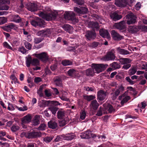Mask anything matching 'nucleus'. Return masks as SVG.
Instances as JSON below:
<instances>
[{
	"label": "nucleus",
	"instance_id": "052dcab7",
	"mask_svg": "<svg viewBox=\"0 0 147 147\" xmlns=\"http://www.w3.org/2000/svg\"><path fill=\"white\" fill-rule=\"evenodd\" d=\"M42 40L41 38H35L34 39V42L37 44L41 42Z\"/></svg>",
	"mask_w": 147,
	"mask_h": 147
},
{
	"label": "nucleus",
	"instance_id": "4468645a",
	"mask_svg": "<svg viewBox=\"0 0 147 147\" xmlns=\"http://www.w3.org/2000/svg\"><path fill=\"white\" fill-rule=\"evenodd\" d=\"M68 75L72 78L78 77L80 76V74L78 71L74 69H71L67 72Z\"/></svg>",
	"mask_w": 147,
	"mask_h": 147
},
{
	"label": "nucleus",
	"instance_id": "423d86ee",
	"mask_svg": "<svg viewBox=\"0 0 147 147\" xmlns=\"http://www.w3.org/2000/svg\"><path fill=\"white\" fill-rule=\"evenodd\" d=\"M25 134L26 137L28 138H36L41 136V134L40 132L35 130H33L32 131Z\"/></svg>",
	"mask_w": 147,
	"mask_h": 147
},
{
	"label": "nucleus",
	"instance_id": "0eeeda50",
	"mask_svg": "<svg viewBox=\"0 0 147 147\" xmlns=\"http://www.w3.org/2000/svg\"><path fill=\"white\" fill-rule=\"evenodd\" d=\"M11 17L12 21L14 22L17 23L22 22L23 23V25L25 24L24 23H25V25L26 26H27L28 23V21H26L23 19L21 18L18 15H13L11 16Z\"/></svg>",
	"mask_w": 147,
	"mask_h": 147
},
{
	"label": "nucleus",
	"instance_id": "8fccbe9b",
	"mask_svg": "<svg viewBox=\"0 0 147 147\" xmlns=\"http://www.w3.org/2000/svg\"><path fill=\"white\" fill-rule=\"evenodd\" d=\"M75 11L79 14H84L88 12V10H75Z\"/></svg>",
	"mask_w": 147,
	"mask_h": 147
},
{
	"label": "nucleus",
	"instance_id": "b1692460",
	"mask_svg": "<svg viewBox=\"0 0 147 147\" xmlns=\"http://www.w3.org/2000/svg\"><path fill=\"white\" fill-rule=\"evenodd\" d=\"M32 117L30 114H28L24 116L22 119V121L23 123H28L31 121Z\"/></svg>",
	"mask_w": 147,
	"mask_h": 147
},
{
	"label": "nucleus",
	"instance_id": "2f4dec72",
	"mask_svg": "<svg viewBox=\"0 0 147 147\" xmlns=\"http://www.w3.org/2000/svg\"><path fill=\"white\" fill-rule=\"evenodd\" d=\"M99 105V104L97 101L96 100H94L91 102L90 107L91 108L94 110H96Z\"/></svg>",
	"mask_w": 147,
	"mask_h": 147
},
{
	"label": "nucleus",
	"instance_id": "c85d7f7f",
	"mask_svg": "<svg viewBox=\"0 0 147 147\" xmlns=\"http://www.w3.org/2000/svg\"><path fill=\"white\" fill-rule=\"evenodd\" d=\"M49 127L53 129H56L57 127V124L55 121H50L48 123Z\"/></svg>",
	"mask_w": 147,
	"mask_h": 147
},
{
	"label": "nucleus",
	"instance_id": "5701e85b",
	"mask_svg": "<svg viewBox=\"0 0 147 147\" xmlns=\"http://www.w3.org/2000/svg\"><path fill=\"white\" fill-rule=\"evenodd\" d=\"M62 28L64 30L69 33H71L73 31V27L69 24H64L62 26Z\"/></svg>",
	"mask_w": 147,
	"mask_h": 147
},
{
	"label": "nucleus",
	"instance_id": "864d4df0",
	"mask_svg": "<svg viewBox=\"0 0 147 147\" xmlns=\"http://www.w3.org/2000/svg\"><path fill=\"white\" fill-rule=\"evenodd\" d=\"M43 89V87L42 86H40L37 92V94L40 97L42 96L43 95V93L42 92Z\"/></svg>",
	"mask_w": 147,
	"mask_h": 147
},
{
	"label": "nucleus",
	"instance_id": "a211bd4d",
	"mask_svg": "<svg viewBox=\"0 0 147 147\" xmlns=\"http://www.w3.org/2000/svg\"><path fill=\"white\" fill-rule=\"evenodd\" d=\"M114 27L120 30L124 29L126 28V22L124 20L121 21L119 23L115 24Z\"/></svg>",
	"mask_w": 147,
	"mask_h": 147
},
{
	"label": "nucleus",
	"instance_id": "774afa93",
	"mask_svg": "<svg viewBox=\"0 0 147 147\" xmlns=\"http://www.w3.org/2000/svg\"><path fill=\"white\" fill-rule=\"evenodd\" d=\"M46 127V125L44 124H42L40 125L38 128L39 130H43L45 129Z\"/></svg>",
	"mask_w": 147,
	"mask_h": 147
},
{
	"label": "nucleus",
	"instance_id": "603ef678",
	"mask_svg": "<svg viewBox=\"0 0 147 147\" xmlns=\"http://www.w3.org/2000/svg\"><path fill=\"white\" fill-rule=\"evenodd\" d=\"M10 78L11 79L13 80L14 81V82L15 84L16 83H19V82L18 81L17 79L15 76V75L13 74H12L10 76Z\"/></svg>",
	"mask_w": 147,
	"mask_h": 147
},
{
	"label": "nucleus",
	"instance_id": "58836bf2",
	"mask_svg": "<svg viewBox=\"0 0 147 147\" xmlns=\"http://www.w3.org/2000/svg\"><path fill=\"white\" fill-rule=\"evenodd\" d=\"M120 92V91L119 90L117 89L115 90L114 93H111V94L113 97V99H115L119 94Z\"/></svg>",
	"mask_w": 147,
	"mask_h": 147
},
{
	"label": "nucleus",
	"instance_id": "ea45409f",
	"mask_svg": "<svg viewBox=\"0 0 147 147\" xmlns=\"http://www.w3.org/2000/svg\"><path fill=\"white\" fill-rule=\"evenodd\" d=\"M23 42L25 47L29 50H30L32 48V45L25 40H23Z\"/></svg>",
	"mask_w": 147,
	"mask_h": 147
},
{
	"label": "nucleus",
	"instance_id": "393cba45",
	"mask_svg": "<svg viewBox=\"0 0 147 147\" xmlns=\"http://www.w3.org/2000/svg\"><path fill=\"white\" fill-rule=\"evenodd\" d=\"M110 17L115 21L120 19L122 17L121 15H118L115 12L111 13L110 15Z\"/></svg>",
	"mask_w": 147,
	"mask_h": 147
},
{
	"label": "nucleus",
	"instance_id": "20e7f679",
	"mask_svg": "<svg viewBox=\"0 0 147 147\" xmlns=\"http://www.w3.org/2000/svg\"><path fill=\"white\" fill-rule=\"evenodd\" d=\"M115 51L112 50L109 51L102 58V60L104 61L109 60H114L115 59V56L114 55Z\"/></svg>",
	"mask_w": 147,
	"mask_h": 147
},
{
	"label": "nucleus",
	"instance_id": "aec40b11",
	"mask_svg": "<svg viewBox=\"0 0 147 147\" xmlns=\"http://www.w3.org/2000/svg\"><path fill=\"white\" fill-rule=\"evenodd\" d=\"M99 33L100 35L103 37L106 38L108 39L110 38V36L109 33L106 30L103 29L100 30L99 31Z\"/></svg>",
	"mask_w": 147,
	"mask_h": 147
},
{
	"label": "nucleus",
	"instance_id": "09e8293b",
	"mask_svg": "<svg viewBox=\"0 0 147 147\" xmlns=\"http://www.w3.org/2000/svg\"><path fill=\"white\" fill-rule=\"evenodd\" d=\"M58 109V108L53 107H50L49 108V109L51 112L54 115L56 114Z\"/></svg>",
	"mask_w": 147,
	"mask_h": 147
},
{
	"label": "nucleus",
	"instance_id": "f8f14e48",
	"mask_svg": "<svg viewBox=\"0 0 147 147\" xmlns=\"http://www.w3.org/2000/svg\"><path fill=\"white\" fill-rule=\"evenodd\" d=\"M65 18L67 20L73 21L76 18L75 14L72 11H66L64 14Z\"/></svg>",
	"mask_w": 147,
	"mask_h": 147
},
{
	"label": "nucleus",
	"instance_id": "f704fd0d",
	"mask_svg": "<svg viewBox=\"0 0 147 147\" xmlns=\"http://www.w3.org/2000/svg\"><path fill=\"white\" fill-rule=\"evenodd\" d=\"M40 117L37 115H36L33 120L32 124L34 125H37L40 123Z\"/></svg>",
	"mask_w": 147,
	"mask_h": 147
},
{
	"label": "nucleus",
	"instance_id": "338daca9",
	"mask_svg": "<svg viewBox=\"0 0 147 147\" xmlns=\"http://www.w3.org/2000/svg\"><path fill=\"white\" fill-rule=\"evenodd\" d=\"M52 139V138L51 137H46L43 139L44 141L46 143L50 142Z\"/></svg>",
	"mask_w": 147,
	"mask_h": 147
},
{
	"label": "nucleus",
	"instance_id": "dca6fc26",
	"mask_svg": "<svg viewBox=\"0 0 147 147\" xmlns=\"http://www.w3.org/2000/svg\"><path fill=\"white\" fill-rule=\"evenodd\" d=\"M9 0H0V9H9V6L7 5L10 4Z\"/></svg>",
	"mask_w": 147,
	"mask_h": 147
},
{
	"label": "nucleus",
	"instance_id": "72a5a7b5",
	"mask_svg": "<svg viewBox=\"0 0 147 147\" xmlns=\"http://www.w3.org/2000/svg\"><path fill=\"white\" fill-rule=\"evenodd\" d=\"M74 137L75 136L73 134H67L65 135H63L64 140H71L73 139Z\"/></svg>",
	"mask_w": 147,
	"mask_h": 147
},
{
	"label": "nucleus",
	"instance_id": "5fc2aeb1",
	"mask_svg": "<svg viewBox=\"0 0 147 147\" xmlns=\"http://www.w3.org/2000/svg\"><path fill=\"white\" fill-rule=\"evenodd\" d=\"M20 128L19 127L16 125H13L11 127V130L13 132H15L18 130Z\"/></svg>",
	"mask_w": 147,
	"mask_h": 147
},
{
	"label": "nucleus",
	"instance_id": "680f3d73",
	"mask_svg": "<svg viewBox=\"0 0 147 147\" xmlns=\"http://www.w3.org/2000/svg\"><path fill=\"white\" fill-rule=\"evenodd\" d=\"M0 25L5 23L7 21V19L4 17H1L0 19Z\"/></svg>",
	"mask_w": 147,
	"mask_h": 147
},
{
	"label": "nucleus",
	"instance_id": "c03bdc74",
	"mask_svg": "<svg viewBox=\"0 0 147 147\" xmlns=\"http://www.w3.org/2000/svg\"><path fill=\"white\" fill-rule=\"evenodd\" d=\"M63 93L64 94L61 96H60V97L61 100H63L70 102V100L69 98H67L66 96H64V95H66L67 94V93L66 92L64 91Z\"/></svg>",
	"mask_w": 147,
	"mask_h": 147
},
{
	"label": "nucleus",
	"instance_id": "4d7b16f0",
	"mask_svg": "<svg viewBox=\"0 0 147 147\" xmlns=\"http://www.w3.org/2000/svg\"><path fill=\"white\" fill-rule=\"evenodd\" d=\"M3 46L5 48L9 49L11 50H13L12 47L9 45V44L6 42H5L3 43Z\"/></svg>",
	"mask_w": 147,
	"mask_h": 147
},
{
	"label": "nucleus",
	"instance_id": "4c0bfd02",
	"mask_svg": "<svg viewBox=\"0 0 147 147\" xmlns=\"http://www.w3.org/2000/svg\"><path fill=\"white\" fill-rule=\"evenodd\" d=\"M107 109L108 113H114L115 112V109L111 105H107Z\"/></svg>",
	"mask_w": 147,
	"mask_h": 147
},
{
	"label": "nucleus",
	"instance_id": "7c9ffc66",
	"mask_svg": "<svg viewBox=\"0 0 147 147\" xmlns=\"http://www.w3.org/2000/svg\"><path fill=\"white\" fill-rule=\"evenodd\" d=\"M119 61L121 64L124 65L129 63L131 62V61L129 58H121L119 59Z\"/></svg>",
	"mask_w": 147,
	"mask_h": 147
},
{
	"label": "nucleus",
	"instance_id": "6e6552de",
	"mask_svg": "<svg viewBox=\"0 0 147 147\" xmlns=\"http://www.w3.org/2000/svg\"><path fill=\"white\" fill-rule=\"evenodd\" d=\"M143 28H146V29L147 28L144 26L140 25L139 26H130L128 28V30L129 32L131 33H135L137 32L139 30L142 29Z\"/></svg>",
	"mask_w": 147,
	"mask_h": 147
},
{
	"label": "nucleus",
	"instance_id": "a18cd8bd",
	"mask_svg": "<svg viewBox=\"0 0 147 147\" xmlns=\"http://www.w3.org/2000/svg\"><path fill=\"white\" fill-rule=\"evenodd\" d=\"M34 66H38L39 65V61L37 59L34 58L32 59V64Z\"/></svg>",
	"mask_w": 147,
	"mask_h": 147
},
{
	"label": "nucleus",
	"instance_id": "bf43d9fd",
	"mask_svg": "<svg viewBox=\"0 0 147 147\" xmlns=\"http://www.w3.org/2000/svg\"><path fill=\"white\" fill-rule=\"evenodd\" d=\"M103 110V109L102 108L100 107L98 109V110L97 111V112L96 114V116H100L102 115V111Z\"/></svg>",
	"mask_w": 147,
	"mask_h": 147
},
{
	"label": "nucleus",
	"instance_id": "39448f33",
	"mask_svg": "<svg viewBox=\"0 0 147 147\" xmlns=\"http://www.w3.org/2000/svg\"><path fill=\"white\" fill-rule=\"evenodd\" d=\"M31 24L35 27L38 26L42 27L45 24V23L42 19L37 17L35 20H32L31 22Z\"/></svg>",
	"mask_w": 147,
	"mask_h": 147
},
{
	"label": "nucleus",
	"instance_id": "f257e3e1",
	"mask_svg": "<svg viewBox=\"0 0 147 147\" xmlns=\"http://www.w3.org/2000/svg\"><path fill=\"white\" fill-rule=\"evenodd\" d=\"M57 14V11L55 10H53V11H49L40 12L38 14L39 16L47 21H50L53 19H55Z\"/></svg>",
	"mask_w": 147,
	"mask_h": 147
},
{
	"label": "nucleus",
	"instance_id": "c756f323",
	"mask_svg": "<svg viewBox=\"0 0 147 147\" xmlns=\"http://www.w3.org/2000/svg\"><path fill=\"white\" fill-rule=\"evenodd\" d=\"M57 114V117L59 119H62L65 116V112L62 109L58 111Z\"/></svg>",
	"mask_w": 147,
	"mask_h": 147
},
{
	"label": "nucleus",
	"instance_id": "e433bc0d",
	"mask_svg": "<svg viewBox=\"0 0 147 147\" xmlns=\"http://www.w3.org/2000/svg\"><path fill=\"white\" fill-rule=\"evenodd\" d=\"M32 59L31 56H28V57H26V66L29 67L30 66V64H32Z\"/></svg>",
	"mask_w": 147,
	"mask_h": 147
},
{
	"label": "nucleus",
	"instance_id": "6e6d98bb",
	"mask_svg": "<svg viewBox=\"0 0 147 147\" xmlns=\"http://www.w3.org/2000/svg\"><path fill=\"white\" fill-rule=\"evenodd\" d=\"M86 116V113L85 111H83L80 113V120H82L84 119Z\"/></svg>",
	"mask_w": 147,
	"mask_h": 147
},
{
	"label": "nucleus",
	"instance_id": "9d476101",
	"mask_svg": "<svg viewBox=\"0 0 147 147\" xmlns=\"http://www.w3.org/2000/svg\"><path fill=\"white\" fill-rule=\"evenodd\" d=\"M35 55L36 57L43 62H46L48 60V56L46 53L43 52L39 54H35Z\"/></svg>",
	"mask_w": 147,
	"mask_h": 147
},
{
	"label": "nucleus",
	"instance_id": "7ed1b4c3",
	"mask_svg": "<svg viewBox=\"0 0 147 147\" xmlns=\"http://www.w3.org/2000/svg\"><path fill=\"white\" fill-rule=\"evenodd\" d=\"M126 17L127 19L126 23L128 25L135 24L137 22V18L136 15L132 13L127 14Z\"/></svg>",
	"mask_w": 147,
	"mask_h": 147
},
{
	"label": "nucleus",
	"instance_id": "1a4fd4ad",
	"mask_svg": "<svg viewBox=\"0 0 147 147\" xmlns=\"http://www.w3.org/2000/svg\"><path fill=\"white\" fill-rule=\"evenodd\" d=\"M96 136V134H93L89 130H88L85 132H83L80 135V137L82 138L88 139L91 137L95 138Z\"/></svg>",
	"mask_w": 147,
	"mask_h": 147
},
{
	"label": "nucleus",
	"instance_id": "3c124183",
	"mask_svg": "<svg viewBox=\"0 0 147 147\" xmlns=\"http://www.w3.org/2000/svg\"><path fill=\"white\" fill-rule=\"evenodd\" d=\"M84 98L88 101L93 100L95 98V97L93 95H86L84 96Z\"/></svg>",
	"mask_w": 147,
	"mask_h": 147
},
{
	"label": "nucleus",
	"instance_id": "4be33fe9",
	"mask_svg": "<svg viewBox=\"0 0 147 147\" xmlns=\"http://www.w3.org/2000/svg\"><path fill=\"white\" fill-rule=\"evenodd\" d=\"M26 8L27 9H37V5L34 3L28 2L26 4Z\"/></svg>",
	"mask_w": 147,
	"mask_h": 147
},
{
	"label": "nucleus",
	"instance_id": "37998d69",
	"mask_svg": "<svg viewBox=\"0 0 147 147\" xmlns=\"http://www.w3.org/2000/svg\"><path fill=\"white\" fill-rule=\"evenodd\" d=\"M61 63L63 65L65 66L71 65L72 63L71 61L65 59L62 61Z\"/></svg>",
	"mask_w": 147,
	"mask_h": 147
},
{
	"label": "nucleus",
	"instance_id": "f3484780",
	"mask_svg": "<svg viewBox=\"0 0 147 147\" xmlns=\"http://www.w3.org/2000/svg\"><path fill=\"white\" fill-rule=\"evenodd\" d=\"M126 92L124 93L122 95L120 96L119 97V99L121 100L120 102L121 105H123L125 103H126L130 99V97L129 96H126Z\"/></svg>",
	"mask_w": 147,
	"mask_h": 147
},
{
	"label": "nucleus",
	"instance_id": "2eb2a0df",
	"mask_svg": "<svg viewBox=\"0 0 147 147\" xmlns=\"http://www.w3.org/2000/svg\"><path fill=\"white\" fill-rule=\"evenodd\" d=\"M128 0H116L115 4L120 7H124L127 6Z\"/></svg>",
	"mask_w": 147,
	"mask_h": 147
},
{
	"label": "nucleus",
	"instance_id": "e2e57ef3",
	"mask_svg": "<svg viewBox=\"0 0 147 147\" xmlns=\"http://www.w3.org/2000/svg\"><path fill=\"white\" fill-rule=\"evenodd\" d=\"M142 66L140 67V68H139L140 69H144L146 68H147V63L144 61L142 62Z\"/></svg>",
	"mask_w": 147,
	"mask_h": 147
},
{
	"label": "nucleus",
	"instance_id": "0e129e2a",
	"mask_svg": "<svg viewBox=\"0 0 147 147\" xmlns=\"http://www.w3.org/2000/svg\"><path fill=\"white\" fill-rule=\"evenodd\" d=\"M63 140H64L63 135L61 136H57V137L55 139V141L56 142H57L59 141H61Z\"/></svg>",
	"mask_w": 147,
	"mask_h": 147
},
{
	"label": "nucleus",
	"instance_id": "49530a36",
	"mask_svg": "<svg viewBox=\"0 0 147 147\" xmlns=\"http://www.w3.org/2000/svg\"><path fill=\"white\" fill-rule=\"evenodd\" d=\"M111 66L114 69H119L120 68V65L117 62H113L111 64Z\"/></svg>",
	"mask_w": 147,
	"mask_h": 147
},
{
	"label": "nucleus",
	"instance_id": "79ce46f5",
	"mask_svg": "<svg viewBox=\"0 0 147 147\" xmlns=\"http://www.w3.org/2000/svg\"><path fill=\"white\" fill-rule=\"evenodd\" d=\"M137 71V68L136 67L131 68L129 70V74L130 75H132L135 74Z\"/></svg>",
	"mask_w": 147,
	"mask_h": 147
},
{
	"label": "nucleus",
	"instance_id": "cd10ccee",
	"mask_svg": "<svg viewBox=\"0 0 147 147\" xmlns=\"http://www.w3.org/2000/svg\"><path fill=\"white\" fill-rule=\"evenodd\" d=\"M116 49L117 52L121 55H127L130 54L129 51L126 50L121 49L120 47L117 48Z\"/></svg>",
	"mask_w": 147,
	"mask_h": 147
},
{
	"label": "nucleus",
	"instance_id": "473e14b6",
	"mask_svg": "<svg viewBox=\"0 0 147 147\" xmlns=\"http://www.w3.org/2000/svg\"><path fill=\"white\" fill-rule=\"evenodd\" d=\"M98 26V24L97 22H90L88 24V27L93 29L98 28L99 27Z\"/></svg>",
	"mask_w": 147,
	"mask_h": 147
},
{
	"label": "nucleus",
	"instance_id": "c9c22d12",
	"mask_svg": "<svg viewBox=\"0 0 147 147\" xmlns=\"http://www.w3.org/2000/svg\"><path fill=\"white\" fill-rule=\"evenodd\" d=\"M101 44L99 42H94L90 44V46L92 48H96L101 46Z\"/></svg>",
	"mask_w": 147,
	"mask_h": 147
},
{
	"label": "nucleus",
	"instance_id": "13d9d810",
	"mask_svg": "<svg viewBox=\"0 0 147 147\" xmlns=\"http://www.w3.org/2000/svg\"><path fill=\"white\" fill-rule=\"evenodd\" d=\"M7 26L11 30V29L16 30L17 28L16 25L12 23L9 24Z\"/></svg>",
	"mask_w": 147,
	"mask_h": 147
},
{
	"label": "nucleus",
	"instance_id": "a878e982",
	"mask_svg": "<svg viewBox=\"0 0 147 147\" xmlns=\"http://www.w3.org/2000/svg\"><path fill=\"white\" fill-rule=\"evenodd\" d=\"M54 84L57 86H61L62 84V80L60 77L56 76L54 78Z\"/></svg>",
	"mask_w": 147,
	"mask_h": 147
},
{
	"label": "nucleus",
	"instance_id": "de8ad7c7",
	"mask_svg": "<svg viewBox=\"0 0 147 147\" xmlns=\"http://www.w3.org/2000/svg\"><path fill=\"white\" fill-rule=\"evenodd\" d=\"M19 51L23 54H26L28 51L23 46L20 47L18 49Z\"/></svg>",
	"mask_w": 147,
	"mask_h": 147
},
{
	"label": "nucleus",
	"instance_id": "a19ab883",
	"mask_svg": "<svg viewBox=\"0 0 147 147\" xmlns=\"http://www.w3.org/2000/svg\"><path fill=\"white\" fill-rule=\"evenodd\" d=\"M51 29H47L41 31H40L38 32L44 34L48 35L51 34Z\"/></svg>",
	"mask_w": 147,
	"mask_h": 147
},
{
	"label": "nucleus",
	"instance_id": "69168bd1",
	"mask_svg": "<svg viewBox=\"0 0 147 147\" xmlns=\"http://www.w3.org/2000/svg\"><path fill=\"white\" fill-rule=\"evenodd\" d=\"M135 2V0H128L127 5L131 7L133 5Z\"/></svg>",
	"mask_w": 147,
	"mask_h": 147
},
{
	"label": "nucleus",
	"instance_id": "412c9836",
	"mask_svg": "<svg viewBox=\"0 0 147 147\" xmlns=\"http://www.w3.org/2000/svg\"><path fill=\"white\" fill-rule=\"evenodd\" d=\"M106 94V92L102 90H100L97 93V98L99 100H102L105 98Z\"/></svg>",
	"mask_w": 147,
	"mask_h": 147
},
{
	"label": "nucleus",
	"instance_id": "ddd939ff",
	"mask_svg": "<svg viewBox=\"0 0 147 147\" xmlns=\"http://www.w3.org/2000/svg\"><path fill=\"white\" fill-rule=\"evenodd\" d=\"M111 34L113 39L114 40L119 41L123 39V37L115 30H112L111 31Z\"/></svg>",
	"mask_w": 147,
	"mask_h": 147
},
{
	"label": "nucleus",
	"instance_id": "f03ea898",
	"mask_svg": "<svg viewBox=\"0 0 147 147\" xmlns=\"http://www.w3.org/2000/svg\"><path fill=\"white\" fill-rule=\"evenodd\" d=\"M91 67L92 68L94 73H99L104 70L105 68V66L102 64H96L92 63Z\"/></svg>",
	"mask_w": 147,
	"mask_h": 147
},
{
	"label": "nucleus",
	"instance_id": "9b49d317",
	"mask_svg": "<svg viewBox=\"0 0 147 147\" xmlns=\"http://www.w3.org/2000/svg\"><path fill=\"white\" fill-rule=\"evenodd\" d=\"M76 3L80 8L74 7V9H88L86 5H84V0H72Z\"/></svg>",
	"mask_w": 147,
	"mask_h": 147
},
{
	"label": "nucleus",
	"instance_id": "6ab92c4d",
	"mask_svg": "<svg viewBox=\"0 0 147 147\" xmlns=\"http://www.w3.org/2000/svg\"><path fill=\"white\" fill-rule=\"evenodd\" d=\"M96 34L95 32L88 31L86 32L85 36L89 40L94 39L96 37Z\"/></svg>",
	"mask_w": 147,
	"mask_h": 147
},
{
	"label": "nucleus",
	"instance_id": "bb28decb",
	"mask_svg": "<svg viewBox=\"0 0 147 147\" xmlns=\"http://www.w3.org/2000/svg\"><path fill=\"white\" fill-rule=\"evenodd\" d=\"M85 71L86 75L87 76L92 77L94 75V71L92 68L86 69Z\"/></svg>",
	"mask_w": 147,
	"mask_h": 147
}]
</instances>
